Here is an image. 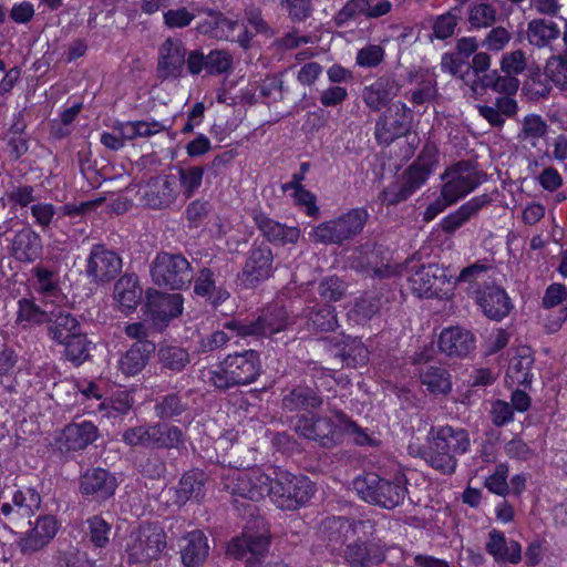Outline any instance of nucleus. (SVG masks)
I'll list each match as a JSON object with an SVG mask.
<instances>
[{
    "label": "nucleus",
    "mask_w": 567,
    "mask_h": 567,
    "mask_svg": "<svg viewBox=\"0 0 567 567\" xmlns=\"http://www.w3.org/2000/svg\"><path fill=\"white\" fill-rule=\"evenodd\" d=\"M227 487L235 497L234 509L238 516L247 519L241 536L228 544L227 554L236 559H245L247 567H261L268 553L269 538L256 503L268 495L270 477L260 471L239 472Z\"/></svg>",
    "instance_id": "f257e3e1"
},
{
    "label": "nucleus",
    "mask_w": 567,
    "mask_h": 567,
    "mask_svg": "<svg viewBox=\"0 0 567 567\" xmlns=\"http://www.w3.org/2000/svg\"><path fill=\"white\" fill-rule=\"evenodd\" d=\"M468 432L451 425L432 426L427 434L426 445L420 449V456L435 471L451 475L457 466V455L470 450Z\"/></svg>",
    "instance_id": "f03ea898"
},
{
    "label": "nucleus",
    "mask_w": 567,
    "mask_h": 567,
    "mask_svg": "<svg viewBox=\"0 0 567 567\" xmlns=\"http://www.w3.org/2000/svg\"><path fill=\"white\" fill-rule=\"evenodd\" d=\"M261 373V362L257 351L245 350L228 354L215 368L200 371L202 380L219 391L254 383Z\"/></svg>",
    "instance_id": "7ed1b4c3"
},
{
    "label": "nucleus",
    "mask_w": 567,
    "mask_h": 567,
    "mask_svg": "<svg viewBox=\"0 0 567 567\" xmlns=\"http://www.w3.org/2000/svg\"><path fill=\"white\" fill-rule=\"evenodd\" d=\"M329 528H337L351 533L358 539L350 543L344 549V559L351 567H373L385 559V549L379 540H362L361 537L374 533V522L370 519L350 520L343 517H333L328 520Z\"/></svg>",
    "instance_id": "20e7f679"
},
{
    "label": "nucleus",
    "mask_w": 567,
    "mask_h": 567,
    "mask_svg": "<svg viewBox=\"0 0 567 567\" xmlns=\"http://www.w3.org/2000/svg\"><path fill=\"white\" fill-rule=\"evenodd\" d=\"M436 165V147L425 145L417 158L402 174V181L391 184L379 195L381 203L386 206H394L406 200L427 181Z\"/></svg>",
    "instance_id": "39448f33"
},
{
    "label": "nucleus",
    "mask_w": 567,
    "mask_h": 567,
    "mask_svg": "<svg viewBox=\"0 0 567 567\" xmlns=\"http://www.w3.org/2000/svg\"><path fill=\"white\" fill-rule=\"evenodd\" d=\"M404 474H396L393 480H385L369 473L353 481V487L363 501L386 509H393L403 504L408 494Z\"/></svg>",
    "instance_id": "423d86ee"
},
{
    "label": "nucleus",
    "mask_w": 567,
    "mask_h": 567,
    "mask_svg": "<svg viewBox=\"0 0 567 567\" xmlns=\"http://www.w3.org/2000/svg\"><path fill=\"white\" fill-rule=\"evenodd\" d=\"M153 282L169 290L189 288L194 279L192 264L182 252L161 250L150 265Z\"/></svg>",
    "instance_id": "0eeeda50"
},
{
    "label": "nucleus",
    "mask_w": 567,
    "mask_h": 567,
    "mask_svg": "<svg viewBox=\"0 0 567 567\" xmlns=\"http://www.w3.org/2000/svg\"><path fill=\"white\" fill-rule=\"evenodd\" d=\"M315 487L303 475L279 472L275 481L270 478L268 495L277 507L284 511H296L312 497Z\"/></svg>",
    "instance_id": "6e6552de"
},
{
    "label": "nucleus",
    "mask_w": 567,
    "mask_h": 567,
    "mask_svg": "<svg viewBox=\"0 0 567 567\" xmlns=\"http://www.w3.org/2000/svg\"><path fill=\"white\" fill-rule=\"evenodd\" d=\"M289 324L287 311L277 305L265 308L256 319H231L224 328L238 337H271L284 331Z\"/></svg>",
    "instance_id": "1a4fd4ad"
},
{
    "label": "nucleus",
    "mask_w": 567,
    "mask_h": 567,
    "mask_svg": "<svg viewBox=\"0 0 567 567\" xmlns=\"http://www.w3.org/2000/svg\"><path fill=\"white\" fill-rule=\"evenodd\" d=\"M165 547L166 535L162 527L153 524L141 526L130 535L126 543L127 563L145 564L157 559Z\"/></svg>",
    "instance_id": "9d476101"
},
{
    "label": "nucleus",
    "mask_w": 567,
    "mask_h": 567,
    "mask_svg": "<svg viewBox=\"0 0 567 567\" xmlns=\"http://www.w3.org/2000/svg\"><path fill=\"white\" fill-rule=\"evenodd\" d=\"M447 179L441 190V195L450 203H456L465 197L486 178V174L478 171L477 165L471 161H460L449 167L442 175Z\"/></svg>",
    "instance_id": "9b49d317"
},
{
    "label": "nucleus",
    "mask_w": 567,
    "mask_h": 567,
    "mask_svg": "<svg viewBox=\"0 0 567 567\" xmlns=\"http://www.w3.org/2000/svg\"><path fill=\"white\" fill-rule=\"evenodd\" d=\"M183 301L181 293H166L154 288L147 289L143 311L153 330L163 332L169 322L182 313Z\"/></svg>",
    "instance_id": "f8f14e48"
},
{
    "label": "nucleus",
    "mask_w": 567,
    "mask_h": 567,
    "mask_svg": "<svg viewBox=\"0 0 567 567\" xmlns=\"http://www.w3.org/2000/svg\"><path fill=\"white\" fill-rule=\"evenodd\" d=\"M412 120V111L404 102L396 101L391 103L375 122V141L379 145H390L410 132Z\"/></svg>",
    "instance_id": "ddd939ff"
},
{
    "label": "nucleus",
    "mask_w": 567,
    "mask_h": 567,
    "mask_svg": "<svg viewBox=\"0 0 567 567\" xmlns=\"http://www.w3.org/2000/svg\"><path fill=\"white\" fill-rule=\"evenodd\" d=\"M123 269L121 255L105 244H94L86 257L85 276L94 285H106L115 280Z\"/></svg>",
    "instance_id": "4468645a"
},
{
    "label": "nucleus",
    "mask_w": 567,
    "mask_h": 567,
    "mask_svg": "<svg viewBox=\"0 0 567 567\" xmlns=\"http://www.w3.org/2000/svg\"><path fill=\"white\" fill-rule=\"evenodd\" d=\"M451 277L447 268L437 264H427L411 268L408 280L417 297L433 298L440 297Z\"/></svg>",
    "instance_id": "2eb2a0df"
},
{
    "label": "nucleus",
    "mask_w": 567,
    "mask_h": 567,
    "mask_svg": "<svg viewBox=\"0 0 567 567\" xmlns=\"http://www.w3.org/2000/svg\"><path fill=\"white\" fill-rule=\"evenodd\" d=\"M339 424L331 417L321 415H306L298 417L295 431L298 435L317 442L321 447L332 449L339 442Z\"/></svg>",
    "instance_id": "dca6fc26"
},
{
    "label": "nucleus",
    "mask_w": 567,
    "mask_h": 567,
    "mask_svg": "<svg viewBox=\"0 0 567 567\" xmlns=\"http://www.w3.org/2000/svg\"><path fill=\"white\" fill-rule=\"evenodd\" d=\"M274 271V254L266 243L254 244L248 251L241 271L243 282L250 288L270 278Z\"/></svg>",
    "instance_id": "f3484780"
},
{
    "label": "nucleus",
    "mask_w": 567,
    "mask_h": 567,
    "mask_svg": "<svg viewBox=\"0 0 567 567\" xmlns=\"http://www.w3.org/2000/svg\"><path fill=\"white\" fill-rule=\"evenodd\" d=\"M138 194L144 206L152 209H167L176 203L179 190L174 177L156 176L142 186Z\"/></svg>",
    "instance_id": "a211bd4d"
},
{
    "label": "nucleus",
    "mask_w": 567,
    "mask_h": 567,
    "mask_svg": "<svg viewBox=\"0 0 567 567\" xmlns=\"http://www.w3.org/2000/svg\"><path fill=\"white\" fill-rule=\"evenodd\" d=\"M383 248L379 245L360 246L352 256L351 266L355 270L367 272L371 277L380 279L389 278L396 272L394 266L383 257Z\"/></svg>",
    "instance_id": "6ab92c4d"
},
{
    "label": "nucleus",
    "mask_w": 567,
    "mask_h": 567,
    "mask_svg": "<svg viewBox=\"0 0 567 567\" xmlns=\"http://www.w3.org/2000/svg\"><path fill=\"white\" fill-rule=\"evenodd\" d=\"M116 488L117 480L114 474L101 467L86 470L79 480L80 493L97 503L111 498Z\"/></svg>",
    "instance_id": "aec40b11"
},
{
    "label": "nucleus",
    "mask_w": 567,
    "mask_h": 567,
    "mask_svg": "<svg viewBox=\"0 0 567 567\" xmlns=\"http://www.w3.org/2000/svg\"><path fill=\"white\" fill-rule=\"evenodd\" d=\"M441 353L451 359H463L476 349V338L470 330L461 327H449L442 330L439 341Z\"/></svg>",
    "instance_id": "412c9836"
},
{
    "label": "nucleus",
    "mask_w": 567,
    "mask_h": 567,
    "mask_svg": "<svg viewBox=\"0 0 567 567\" xmlns=\"http://www.w3.org/2000/svg\"><path fill=\"white\" fill-rule=\"evenodd\" d=\"M58 529L59 524L53 515L39 516L33 527L18 540V547L24 555L37 553L51 543Z\"/></svg>",
    "instance_id": "4be33fe9"
},
{
    "label": "nucleus",
    "mask_w": 567,
    "mask_h": 567,
    "mask_svg": "<svg viewBox=\"0 0 567 567\" xmlns=\"http://www.w3.org/2000/svg\"><path fill=\"white\" fill-rule=\"evenodd\" d=\"M323 400L317 386L297 384L282 390L281 409L285 412H310L320 409Z\"/></svg>",
    "instance_id": "5701e85b"
},
{
    "label": "nucleus",
    "mask_w": 567,
    "mask_h": 567,
    "mask_svg": "<svg viewBox=\"0 0 567 567\" xmlns=\"http://www.w3.org/2000/svg\"><path fill=\"white\" fill-rule=\"evenodd\" d=\"M186 49L178 39H166L158 51L157 71L161 78L177 79L183 74Z\"/></svg>",
    "instance_id": "b1692460"
},
{
    "label": "nucleus",
    "mask_w": 567,
    "mask_h": 567,
    "mask_svg": "<svg viewBox=\"0 0 567 567\" xmlns=\"http://www.w3.org/2000/svg\"><path fill=\"white\" fill-rule=\"evenodd\" d=\"M474 298L484 315L492 320H502L513 308L506 291L499 287L485 286L483 289H474Z\"/></svg>",
    "instance_id": "393cba45"
},
{
    "label": "nucleus",
    "mask_w": 567,
    "mask_h": 567,
    "mask_svg": "<svg viewBox=\"0 0 567 567\" xmlns=\"http://www.w3.org/2000/svg\"><path fill=\"white\" fill-rule=\"evenodd\" d=\"M401 85L392 75L378 78L362 91L364 104L373 112L388 107L390 102L399 94Z\"/></svg>",
    "instance_id": "a878e982"
},
{
    "label": "nucleus",
    "mask_w": 567,
    "mask_h": 567,
    "mask_svg": "<svg viewBox=\"0 0 567 567\" xmlns=\"http://www.w3.org/2000/svg\"><path fill=\"white\" fill-rule=\"evenodd\" d=\"M143 288L137 275L126 272L122 275L114 285L113 298L121 312L133 313L141 303Z\"/></svg>",
    "instance_id": "bb28decb"
},
{
    "label": "nucleus",
    "mask_w": 567,
    "mask_h": 567,
    "mask_svg": "<svg viewBox=\"0 0 567 567\" xmlns=\"http://www.w3.org/2000/svg\"><path fill=\"white\" fill-rule=\"evenodd\" d=\"M252 220L269 243L288 245L299 240L300 229L298 227L280 224L260 210L252 212Z\"/></svg>",
    "instance_id": "cd10ccee"
},
{
    "label": "nucleus",
    "mask_w": 567,
    "mask_h": 567,
    "mask_svg": "<svg viewBox=\"0 0 567 567\" xmlns=\"http://www.w3.org/2000/svg\"><path fill=\"white\" fill-rule=\"evenodd\" d=\"M97 427L90 421L68 424L59 439L61 449L81 451L92 444L97 437Z\"/></svg>",
    "instance_id": "c85d7f7f"
},
{
    "label": "nucleus",
    "mask_w": 567,
    "mask_h": 567,
    "mask_svg": "<svg viewBox=\"0 0 567 567\" xmlns=\"http://www.w3.org/2000/svg\"><path fill=\"white\" fill-rule=\"evenodd\" d=\"M10 252L20 262H33L42 255V239L31 227H24L16 233Z\"/></svg>",
    "instance_id": "c756f323"
},
{
    "label": "nucleus",
    "mask_w": 567,
    "mask_h": 567,
    "mask_svg": "<svg viewBox=\"0 0 567 567\" xmlns=\"http://www.w3.org/2000/svg\"><path fill=\"white\" fill-rule=\"evenodd\" d=\"M81 330L82 324L71 312L62 309L50 312V320L47 322V334L55 343H63Z\"/></svg>",
    "instance_id": "7c9ffc66"
},
{
    "label": "nucleus",
    "mask_w": 567,
    "mask_h": 567,
    "mask_svg": "<svg viewBox=\"0 0 567 567\" xmlns=\"http://www.w3.org/2000/svg\"><path fill=\"white\" fill-rule=\"evenodd\" d=\"M486 550L497 563L517 564L522 559V547L518 542L507 540L504 533L493 529L488 534Z\"/></svg>",
    "instance_id": "2f4dec72"
},
{
    "label": "nucleus",
    "mask_w": 567,
    "mask_h": 567,
    "mask_svg": "<svg viewBox=\"0 0 567 567\" xmlns=\"http://www.w3.org/2000/svg\"><path fill=\"white\" fill-rule=\"evenodd\" d=\"M41 506V496L35 488L27 487L18 489L12 495V503H3L0 513L4 517L16 514L22 517H30Z\"/></svg>",
    "instance_id": "473e14b6"
},
{
    "label": "nucleus",
    "mask_w": 567,
    "mask_h": 567,
    "mask_svg": "<svg viewBox=\"0 0 567 567\" xmlns=\"http://www.w3.org/2000/svg\"><path fill=\"white\" fill-rule=\"evenodd\" d=\"M155 351L154 342H134L121 357L118 368L125 375H136L146 367Z\"/></svg>",
    "instance_id": "72a5a7b5"
},
{
    "label": "nucleus",
    "mask_w": 567,
    "mask_h": 567,
    "mask_svg": "<svg viewBox=\"0 0 567 567\" xmlns=\"http://www.w3.org/2000/svg\"><path fill=\"white\" fill-rule=\"evenodd\" d=\"M491 202L488 195L473 197L463 204L457 210L444 217L441 221V228L446 234H453L462 227L467 220L477 214L480 209Z\"/></svg>",
    "instance_id": "f704fd0d"
},
{
    "label": "nucleus",
    "mask_w": 567,
    "mask_h": 567,
    "mask_svg": "<svg viewBox=\"0 0 567 567\" xmlns=\"http://www.w3.org/2000/svg\"><path fill=\"white\" fill-rule=\"evenodd\" d=\"M16 324L22 330H29L50 320V312L42 309L33 297H23L17 302Z\"/></svg>",
    "instance_id": "c9c22d12"
},
{
    "label": "nucleus",
    "mask_w": 567,
    "mask_h": 567,
    "mask_svg": "<svg viewBox=\"0 0 567 567\" xmlns=\"http://www.w3.org/2000/svg\"><path fill=\"white\" fill-rule=\"evenodd\" d=\"M215 39H225L239 43L243 49H248L251 45L254 34L237 20H230L223 13H217Z\"/></svg>",
    "instance_id": "e433bc0d"
},
{
    "label": "nucleus",
    "mask_w": 567,
    "mask_h": 567,
    "mask_svg": "<svg viewBox=\"0 0 567 567\" xmlns=\"http://www.w3.org/2000/svg\"><path fill=\"white\" fill-rule=\"evenodd\" d=\"M194 292L206 298L214 307L223 303L229 298V292L224 287H217L214 272L210 268H202L197 276H194Z\"/></svg>",
    "instance_id": "4c0bfd02"
},
{
    "label": "nucleus",
    "mask_w": 567,
    "mask_h": 567,
    "mask_svg": "<svg viewBox=\"0 0 567 567\" xmlns=\"http://www.w3.org/2000/svg\"><path fill=\"white\" fill-rule=\"evenodd\" d=\"M182 546V561L185 567H198L208 555L207 538L200 530L190 532Z\"/></svg>",
    "instance_id": "58836bf2"
},
{
    "label": "nucleus",
    "mask_w": 567,
    "mask_h": 567,
    "mask_svg": "<svg viewBox=\"0 0 567 567\" xmlns=\"http://www.w3.org/2000/svg\"><path fill=\"white\" fill-rule=\"evenodd\" d=\"M157 360L162 370L179 373L190 363V354L184 347L161 343L157 349Z\"/></svg>",
    "instance_id": "ea45409f"
},
{
    "label": "nucleus",
    "mask_w": 567,
    "mask_h": 567,
    "mask_svg": "<svg viewBox=\"0 0 567 567\" xmlns=\"http://www.w3.org/2000/svg\"><path fill=\"white\" fill-rule=\"evenodd\" d=\"M420 379L432 394H447L452 390L451 374L443 367L424 365L420 368Z\"/></svg>",
    "instance_id": "a19ab883"
},
{
    "label": "nucleus",
    "mask_w": 567,
    "mask_h": 567,
    "mask_svg": "<svg viewBox=\"0 0 567 567\" xmlns=\"http://www.w3.org/2000/svg\"><path fill=\"white\" fill-rule=\"evenodd\" d=\"M560 30L558 25L546 19H534L528 22L527 38L528 42L537 48H545L550 44L553 40L558 39Z\"/></svg>",
    "instance_id": "79ce46f5"
},
{
    "label": "nucleus",
    "mask_w": 567,
    "mask_h": 567,
    "mask_svg": "<svg viewBox=\"0 0 567 567\" xmlns=\"http://www.w3.org/2000/svg\"><path fill=\"white\" fill-rule=\"evenodd\" d=\"M309 329L321 332H329L338 327L336 309L332 306H315L307 313Z\"/></svg>",
    "instance_id": "37998d69"
},
{
    "label": "nucleus",
    "mask_w": 567,
    "mask_h": 567,
    "mask_svg": "<svg viewBox=\"0 0 567 567\" xmlns=\"http://www.w3.org/2000/svg\"><path fill=\"white\" fill-rule=\"evenodd\" d=\"M205 474L203 472H186L178 483L177 496L183 503L189 499L199 501L204 497Z\"/></svg>",
    "instance_id": "c03bdc74"
},
{
    "label": "nucleus",
    "mask_w": 567,
    "mask_h": 567,
    "mask_svg": "<svg viewBox=\"0 0 567 567\" xmlns=\"http://www.w3.org/2000/svg\"><path fill=\"white\" fill-rule=\"evenodd\" d=\"M369 219V213L365 208H352L347 213L336 218L338 225L342 229L341 231L346 235L347 240H352L359 234L362 233L367 221Z\"/></svg>",
    "instance_id": "a18cd8bd"
},
{
    "label": "nucleus",
    "mask_w": 567,
    "mask_h": 567,
    "mask_svg": "<svg viewBox=\"0 0 567 567\" xmlns=\"http://www.w3.org/2000/svg\"><path fill=\"white\" fill-rule=\"evenodd\" d=\"M341 230L334 218L315 226L309 233V239L315 244L341 246L348 241Z\"/></svg>",
    "instance_id": "49530a36"
},
{
    "label": "nucleus",
    "mask_w": 567,
    "mask_h": 567,
    "mask_svg": "<svg viewBox=\"0 0 567 567\" xmlns=\"http://www.w3.org/2000/svg\"><path fill=\"white\" fill-rule=\"evenodd\" d=\"M533 364L534 358L530 354L529 349H523L511 360L507 374L518 384L528 385L532 383L533 379V374L530 372Z\"/></svg>",
    "instance_id": "de8ad7c7"
},
{
    "label": "nucleus",
    "mask_w": 567,
    "mask_h": 567,
    "mask_svg": "<svg viewBox=\"0 0 567 567\" xmlns=\"http://www.w3.org/2000/svg\"><path fill=\"white\" fill-rule=\"evenodd\" d=\"M35 279L34 289L45 297H55L60 292V276L56 270L38 265L32 269Z\"/></svg>",
    "instance_id": "09e8293b"
},
{
    "label": "nucleus",
    "mask_w": 567,
    "mask_h": 567,
    "mask_svg": "<svg viewBox=\"0 0 567 567\" xmlns=\"http://www.w3.org/2000/svg\"><path fill=\"white\" fill-rule=\"evenodd\" d=\"M121 437L131 447L155 449V426L153 424L127 427L122 432Z\"/></svg>",
    "instance_id": "8fccbe9b"
},
{
    "label": "nucleus",
    "mask_w": 567,
    "mask_h": 567,
    "mask_svg": "<svg viewBox=\"0 0 567 567\" xmlns=\"http://www.w3.org/2000/svg\"><path fill=\"white\" fill-rule=\"evenodd\" d=\"M480 81L483 87L506 95H514L519 87V80L516 76L506 73L501 75L497 70L485 73Z\"/></svg>",
    "instance_id": "3c124183"
},
{
    "label": "nucleus",
    "mask_w": 567,
    "mask_h": 567,
    "mask_svg": "<svg viewBox=\"0 0 567 567\" xmlns=\"http://www.w3.org/2000/svg\"><path fill=\"white\" fill-rule=\"evenodd\" d=\"M155 449H179L184 445L185 435L183 431L175 425L167 423H155Z\"/></svg>",
    "instance_id": "603ef678"
},
{
    "label": "nucleus",
    "mask_w": 567,
    "mask_h": 567,
    "mask_svg": "<svg viewBox=\"0 0 567 567\" xmlns=\"http://www.w3.org/2000/svg\"><path fill=\"white\" fill-rule=\"evenodd\" d=\"M187 410V402L177 393H168L159 396L154 405V411L161 420H171L182 415Z\"/></svg>",
    "instance_id": "864d4df0"
},
{
    "label": "nucleus",
    "mask_w": 567,
    "mask_h": 567,
    "mask_svg": "<svg viewBox=\"0 0 567 567\" xmlns=\"http://www.w3.org/2000/svg\"><path fill=\"white\" fill-rule=\"evenodd\" d=\"M61 346L64 347L65 358L75 365L82 364L90 358L91 342L87 340L86 333L82 330L79 331L76 336L65 340Z\"/></svg>",
    "instance_id": "5fc2aeb1"
},
{
    "label": "nucleus",
    "mask_w": 567,
    "mask_h": 567,
    "mask_svg": "<svg viewBox=\"0 0 567 567\" xmlns=\"http://www.w3.org/2000/svg\"><path fill=\"white\" fill-rule=\"evenodd\" d=\"M85 536L95 548H105L110 543L111 524L102 516L94 515L85 522Z\"/></svg>",
    "instance_id": "6e6d98bb"
},
{
    "label": "nucleus",
    "mask_w": 567,
    "mask_h": 567,
    "mask_svg": "<svg viewBox=\"0 0 567 567\" xmlns=\"http://www.w3.org/2000/svg\"><path fill=\"white\" fill-rule=\"evenodd\" d=\"M205 167L199 165L181 167L178 177L183 194L186 198H190L199 189L203 183Z\"/></svg>",
    "instance_id": "4d7b16f0"
},
{
    "label": "nucleus",
    "mask_w": 567,
    "mask_h": 567,
    "mask_svg": "<svg viewBox=\"0 0 567 567\" xmlns=\"http://www.w3.org/2000/svg\"><path fill=\"white\" fill-rule=\"evenodd\" d=\"M497 11L492 3L476 2L468 9V22L472 28H488L496 22Z\"/></svg>",
    "instance_id": "13d9d810"
},
{
    "label": "nucleus",
    "mask_w": 567,
    "mask_h": 567,
    "mask_svg": "<svg viewBox=\"0 0 567 567\" xmlns=\"http://www.w3.org/2000/svg\"><path fill=\"white\" fill-rule=\"evenodd\" d=\"M545 73L559 89H567V51L547 60Z\"/></svg>",
    "instance_id": "bf43d9fd"
},
{
    "label": "nucleus",
    "mask_w": 567,
    "mask_h": 567,
    "mask_svg": "<svg viewBox=\"0 0 567 567\" xmlns=\"http://www.w3.org/2000/svg\"><path fill=\"white\" fill-rule=\"evenodd\" d=\"M439 95L435 79L432 76L421 78L417 82V87L411 91L409 101L414 105H423L434 101Z\"/></svg>",
    "instance_id": "052dcab7"
},
{
    "label": "nucleus",
    "mask_w": 567,
    "mask_h": 567,
    "mask_svg": "<svg viewBox=\"0 0 567 567\" xmlns=\"http://www.w3.org/2000/svg\"><path fill=\"white\" fill-rule=\"evenodd\" d=\"M548 80L549 78L546 73L543 74L539 71L533 72L524 82L523 90L532 100L545 99L551 91Z\"/></svg>",
    "instance_id": "680f3d73"
},
{
    "label": "nucleus",
    "mask_w": 567,
    "mask_h": 567,
    "mask_svg": "<svg viewBox=\"0 0 567 567\" xmlns=\"http://www.w3.org/2000/svg\"><path fill=\"white\" fill-rule=\"evenodd\" d=\"M337 355L341 359L343 365L352 368L363 365L368 361V350L357 340L344 344Z\"/></svg>",
    "instance_id": "e2e57ef3"
},
{
    "label": "nucleus",
    "mask_w": 567,
    "mask_h": 567,
    "mask_svg": "<svg viewBox=\"0 0 567 567\" xmlns=\"http://www.w3.org/2000/svg\"><path fill=\"white\" fill-rule=\"evenodd\" d=\"M347 291V284L337 276L323 278L318 287L320 297L328 302L341 300Z\"/></svg>",
    "instance_id": "0e129e2a"
},
{
    "label": "nucleus",
    "mask_w": 567,
    "mask_h": 567,
    "mask_svg": "<svg viewBox=\"0 0 567 567\" xmlns=\"http://www.w3.org/2000/svg\"><path fill=\"white\" fill-rule=\"evenodd\" d=\"M206 59L208 74L230 73L233 70V55L227 50H212L206 54Z\"/></svg>",
    "instance_id": "69168bd1"
},
{
    "label": "nucleus",
    "mask_w": 567,
    "mask_h": 567,
    "mask_svg": "<svg viewBox=\"0 0 567 567\" xmlns=\"http://www.w3.org/2000/svg\"><path fill=\"white\" fill-rule=\"evenodd\" d=\"M489 267L485 264L474 262L465 267L455 279V285L467 284L466 292L474 296V289H482L478 280L487 272Z\"/></svg>",
    "instance_id": "338daca9"
},
{
    "label": "nucleus",
    "mask_w": 567,
    "mask_h": 567,
    "mask_svg": "<svg viewBox=\"0 0 567 567\" xmlns=\"http://www.w3.org/2000/svg\"><path fill=\"white\" fill-rule=\"evenodd\" d=\"M385 51L379 44H368L360 49L355 56V63L361 68L373 69L384 60Z\"/></svg>",
    "instance_id": "774afa93"
}]
</instances>
